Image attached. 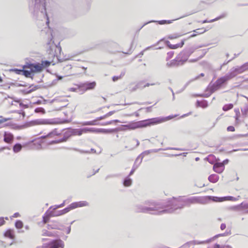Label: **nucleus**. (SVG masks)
I'll return each mask as SVG.
<instances>
[{
  "label": "nucleus",
  "instance_id": "nucleus-1",
  "mask_svg": "<svg viewBox=\"0 0 248 248\" xmlns=\"http://www.w3.org/2000/svg\"><path fill=\"white\" fill-rule=\"evenodd\" d=\"M204 203V199L202 197H192L186 199L173 197L167 202L146 201L144 204L137 205L135 211L137 212L149 213L153 214L172 213L178 209H182L185 206H189L191 204Z\"/></svg>",
  "mask_w": 248,
  "mask_h": 248
},
{
  "label": "nucleus",
  "instance_id": "nucleus-2",
  "mask_svg": "<svg viewBox=\"0 0 248 248\" xmlns=\"http://www.w3.org/2000/svg\"><path fill=\"white\" fill-rule=\"evenodd\" d=\"M172 118V116H169L167 118L157 117L136 122H130L127 124L122 125V128L121 129V130H125L127 129H135L139 128L145 127L151 125L156 124L162 123L167 120Z\"/></svg>",
  "mask_w": 248,
  "mask_h": 248
},
{
  "label": "nucleus",
  "instance_id": "nucleus-3",
  "mask_svg": "<svg viewBox=\"0 0 248 248\" xmlns=\"http://www.w3.org/2000/svg\"><path fill=\"white\" fill-rule=\"evenodd\" d=\"M31 13L36 17L46 19L48 24V18L46 12L45 3L43 0H31L29 4Z\"/></svg>",
  "mask_w": 248,
  "mask_h": 248
},
{
  "label": "nucleus",
  "instance_id": "nucleus-4",
  "mask_svg": "<svg viewBox=\"0 0 248 248\" xmlns=\"http://www.w3.org/2000/svg\"><path fill=\"white\" fill-rule=\"evenodd\" d=\"M82 134V129H73L71 132L67 131L65 132L62 138L58 140H54L50 142V144H56L60 142L66 141L68 138L72 135H78L80 136Z\"/></svg>",
  "mask_w": 248,
  "mask_h": 248
},
{
  "label": "nucleus",
  "instance_id": "nucleus-5",
  "mask_svg": "<svg viewBox=\"0 0 248 248\" xmlns=\"http://www.w3.org/2000/svg\"><path fill=\"white\" fill-rule=\"evenodd\" d=\"M231 78L228 73L224 76L218 78L211 86L212 92H215L219 89L224 84L226 83Z\"/></svg>",
  "mask_w": 248,
  "mask_h": 248
},
{
  "label": "nucleus",
  "instance_id": "nucleus-6",
  "mask_svg": "<svg viewBox=\"0 0 248 248\" xmlns=\"http://www.w3.org/2000/svg\"><path fill=\"white\" fill-rule=\"evenodd\" d=\"M226 235L225 233H221L216 235L214 237H213L212 238H210L209 239H208L205 241H198V240H194L192 241L186 243L185 244L184 246L189 245H200V244H204L205 243H208L210 242L212 240H213L214 238H218L219 236H223Z\"/></svg>",
  "mask_w": 248,
  "mask_h": 248
},
{
  "label": "nucleus",
  "instance_id": "nucleus-7",
  "mask_svg": "<svg viewBox=\"0 0 248 248\" xmlns=\"http://www.w3.org/2000/svg\"><path fill=\"white\" fill-rule=\"evenodd\" d=\"M23 68L31 69L32 74L34 72H41L43 70V66L39 63L27 64L25 65Z\"/></svg>",
  "mask_w": 248,
  "mask_h": 248
},
{
  "label": "nucleus",
  "instance_id": "nucleus-8",
  "mask_svg": "<svg viewBox=\"0 0 248 248\" xmlns=\"http://www.w3.org/2000/svg\"><path fill=\"white\" fill-rule=\"evenodd\" d=\"M189 56L185 50L180 52L177 56L178 61L183 65L188 60Z\"/></svg>",
  "mask_w": 248,
  "mask_h": 248
},
{
  "label": "nucleus",
  "instance_id": "nucleus-9",
  "mask_svg": "<svg viewBox=\"0 0 248 248\" xmlns=\"http://www.w3.org/2000/svg\"><path fill=\"white\" fill-rule=\"evenodd\" d=\"M59 247H64L63 242L61 240L52 241L50 243L48 244L46 248H59Z\"/></svg>",
  "mask_w": 248,
  "mask_h": 248
},
{
  "label": "nucleus",
  "instance_id": "nucleus-10",
  "mask_svg": "<svg viewBox=\"0 0 248 248\" xmlns=\"http://www.w3.org/2000/svg\"><path fill=\"white\" fill-rule=\"evenodd\" d=\"M96 85V82L95 81L93 82H86L82 83L80 85V87L82 88L85 91L88 90H92L94 88Z\"/></svg>",
  "mask_w": 248,
  "mask_h": 248
},
{
  "label": "nucleus",
  "instance_id": "nucleus-11",
  "mask_svg": "<svg viewBox=\"0 0 248 248\" xmlns=\"http://www.w3.org/2000/svg\"><path fill=\"white\" fill-rule=\"evenodd\" d=\"M3 140L5 142L11 144L14 140V135L8 132H5L3 135Z\"/></svg>",
  "mask_w": 248,
  "mask_h": 248
},
{
  "label": "nucleus",
  "instance_id": "nucleus-12",
  "mask_svg": "<svg viewBox=\"0 0 248 248\" xmlns=\"http://www.w3.org/2000/svg\"><path fill=\"white\" fill-rule=\"evenodd\" d=\"M224 168L225 167L224 166V164L221 162L215 163L213 166L214 170L218 173H221L224 170Z\"/></svg>",
  "mask_w": 248,
  "mask_h": 248
},
{
  "label": "nucleus",
  "instance_id": "nucleus-13",
  "mask_svg": "<svg viewBox=\"0 0 248 248\" xmlns=\"http://www.w3.org/2000/svg\"><path fill=\"white\" fill-rule=\"evenodd\" d=\"M87 206H89V203L86 201H80L78 202H75L70 204L71 208L74 209L78 207H81Z\"/></svg>",
  "mask_w": 248,
  "mask_h": 248
},
{
  "label": "nucleus",
  "instance_id": "nucleus-14",
  "mask_svg": "<svg viewBox=\"0 0 248 248\" xmlns=\"http://www.w3.org/2000/svg\"><path fill=\"white\" fill-rule=\"evenodd\" d=\"M241 73H242L240 72V69L239 66H237L236 67L232 68L230 70V72L229 73H228V74L230 76L231 79L235 77L238 74H240Z\"/></svg>",
  "mask_w": 248,
  "mask_h": 248
},
{
  "label": "nucleus",
  "instance_id": "nucleus-15",
  "mask_svg": "<svg viewBox=\"0 0 248 248\" xmlns=\"http://www.w3.org/2000/svg\"><path fill=\"white\" fill-rule=\"evenodd\" d=\"M213 201L216 202H220L223 201L224 200L235 201L237 200V198H234L232 196H227L224 197H213Z\"/></svg>",
  "mask_w": 248,
  "mask_h": 248
},
{
  "label": "nucleus",
  "instance_id": "nucleus-16",
  "mask_svg": "<svg viewBox=\"0 0 248 248\" xmlns=\"http://www.w3.org/2000/svg\"><path fill=\"white\" fill-rule=\"evenodd\" d=\"M166 65L168 67H177L180 65H182V64L181 63V62H180L177 57H176L175 59L172 60L170 61L169 62H168L166 63Z\"/></svg>",
  "mask_w": 248,
  "mask_h": 248
},
{
  "label": "nucleus",
  "instance_id": "nucleus-17",
  "mask_svg": "<svg viewBox=\"0 0 248 248\" xmlns=\"http://www.w3.org/2000/svg\"><path fill=\"white\" fill-rule=\"evenodd\" d=\"M31 123L33 124H51L52 123L50 122V120L48 119H40L34 121H32L31 122Z\"/></svg>",
  "mask_w": 248,
  "mask_h": 248
},
{
  "label": "nucleus",
  "instance_id": "nucleus-18",
  "mask_svg": "<svg viewBox=\"0 0 248 248\" xmlns=\"http://www.w3.org/2000/svg\"><path fill=\"white\" fill-rule=\"evenodd\" d=\"M172 20H159V21H155V20H151L149 22H147L146 23H145L142 27L140 28L141 29L143 26H145L146 25L148 24V23H151V22H158L160 25L165 24H170L172 23Z\"/></svg>",
  "mask_w": 248,
  "mask_h": 248
},
{
  "label": "nucleus",
  "instance_id": "nucleus-19",
  "mask_svg": "<svg viewBox=\"0 0 248 248\" xmlns=\"http://www.w3.org/2000/svg\"><path fill=\"white\" fill-rule=\"evenodd\" d=\"M165 150V149H154V150H147V151H145L143 152L140 155V156H141V158L140 159V163L141 162L142 158H143L144 155H149L150 153H151L152 152L156 153V152H157L158 151H159L160 150Z\"/></svg>",
  "mask_w": 248,
  "mask_h": 248
},
{
  "label": "nucleus",
  "instance_id": "nucleus-20",
  "mask_svg": "<svg viewBox=\"0 0 248 248\" xmlns=\"http://www.w3.org/2000/svg\"><path fill=\"white\" fill-rule=\"evenodd\" d=\"M167 44L169 48L171 49H176L178 47H181L184 45V40H182L181 42L179 44H177L175 45H171L169 41L167 42Z\"/></svg>",
  "mask_w": 248,
  "mask_h": 248
},
{
  "label": "nucleus",
  "instance_id": "nucleus-21",
  "mask_svg": "<svg viewBox=\"0 0 248 248\" xmlns=\"http://www.w3.org/2000/svg\"><path fill=\"white\" fill-rule=\"evenodd\" d=\"M42 34H43L44 33H46V34H47V38L48 40L50 41V42L52 39V32L49 28H45V30H42Z\"/></svg>",
  "mask_w": 248,
  "mask_h": 248
},
{
  "label": "nucleus",
  "instance_id": "nucleus-22",
  "mask_svg": "<svg viewBox=\"0 0 248 248\" xmlns=\"http://www.w3.org/2000/svg\"><path fill=\"white\" fill-rule=\"evenodd\" d=\"M4 235L5 237L10 239H14L15 238L14 231L13 230L8 229L5 232Z\"/></svg>",
  "mask_w": 248,
  "mask_h": 248
},
{
  "label": "nucleus",
  "instance_id": "nucleus-23",
  "mask_svg": "<svg viewBox=\"0 0 248 248\" xmlns=\"http://www.w3.org/2000/svg\"><path fill=\"white\" fill-rule=\"evenodd\" d=\"M26 68L23 69L22 70V75H24L27 78H32V76H33V74L32 73L31 69L28 70L25 69Z\"/></svg>",
  "mask_w": 248,
  "mask_h": 248
},
{
  "label": "nucleus",
  "instance_id": "nucleus-24",
  "mask_svg": "<svg viewBox=\"0 0 248 248\" xmlns=\"http://www.w3.org/2000/svg\"><path fill=\"white\" fill-rule=\"evenodd\" d=\"M60 132H58L57 130V129H54L52 131H51V132L49 133L47 135L45 136H43L42 138H46V137H50V138H53L55 136H58L59 135H60Z\"/></svg>",
  "mask_w": 248,
  "mask_h": 248
},
{
  "label": "nucleus",
  "instance_id": "nucleus-25",
  "mask_svg": "<svg viewBox=\"0 0 248 248\" xmlns=\"http://www.w3.org/2000/svg\"><path fill=\"white\" fill-rule=\"evenodd\" d=\"M219 179V176L215 174H211L208 177L209 181L211 183H216Z\"/></svg>",
  "mask_w": 248,
  "mask_h": 248
},
{
  "label": "nucleus",
  "instance_id": "nucleus-26",
  "mask_svg": "<svg viewBox=\"0 0 248 248\" xmlns=\"http://www.w3.org/2000/svg\"><path fill=\"white\" fill-rule=\"evenodd\" d=\"M22 148V146L20 143H17L13 146V150L14 153H17L20 152Z\"/></svg>",
  "mask_w": 248,
  "mask_h": 248
},
{
  "label": "nucleus",
  "instance_id": "nucleus-27",
  "mask_svg": "<svg viewBox=\"0 0 248 248\" xmlns=\"http://www.w3.org/2000/svg\"><path fill=\"white\" fill-rule=\"evenodd\" d=\"M226 16V14H223L220 15V16L217 17V18H216L215 19H212L211 20L208 21L207 20H204L202 21V23H205L213 22L216 21L217 20H219L220 19H221L222 18H224Z\"/></svg>",
  "mask_w": 248,
  "mask_h": 248
},
{
  "label": "nucleus",
  "instance_id": "nucleus-28",
  "mask_svg": "<svg viewBox=\"0 0 248 248\" xmlns=\"http://www.w3.org/2000/svg\"><path fill=\"white\" fill-rule=\"evenodd\" d=\"M132 179L129 178V176H127L123 181V185L125 186H129L132 184Z\"/></svg>",
  "mask_w": 248,
  "mask_h": 248
},
{
  "label": "nucleus",
  "instance_id": "nucleus-29",
  "mask_svg": "<svg viewBox=\"0 0 248 248\" xmlns=\"http://www.w3.org/2000/svg\"><path fill=\"white\" fill-rule=\"evenodd\" d=\"M196 104L198 107H202L203 108H206L208 106V103L206 100H203L201 102L197 100Z\"/></svg>",
  "mask_w": 248,
  "mask_h": 248
},
{
  "label": "nucleus",
  "instance_id": "nucleus-30",
  "mask_svg": "<svg viewBox=\"0 0 248 248\" xmlns=\"http://www.w3.org/2000/svg\"><path fill=\"white\" fill-rule=\"evenodd\" d=\"M201 47H202V46H199L197 47H189L188 48L186 49H185V50L187 52V53L188 54V55L190 56V55L191 54H192L196 49Z\"/></svg>",
  "mask_w": 248,
  "mask_h": 248
},
{
  "label": "nucleus",
  "instance_id": "nucleus-31",
  "mask_svg": "<svg viewBox=\"0 0 248 248\" xmlns=\"http://www.w3.org/2000/svg\"><path fill=\"white\" fill-rule=\"evenodd\" d=\"M97 121L96 119L92 121L85 122L82 123L81 124L82 125H94L96 124Z\"/></svg>",
  "mask_w": 248,
  "mask_h": 248
},
{
  "label": "nucleus",
  "instance_id": "nucleus-32",
  "mask_svg": "<svg viewBox=\"0 0 248 248\" xmlns=\"http://www.w3.org/2000/svg\"><path fill=\"white\" fill-rule=\"evenodd\" d=\"M214 92H212V87H211L210 89V92L206 93H203V94H197V96H200V97H208L210 96L212 93H213Z\"/></svg>",
  "mask_w": 248,
  "mask_h": 248
},
{
  "label": "nucleus",
  "instance_id": "nucleus-33",
  "mask_svg": "<svg viewBox=\"0 0 248 248\" xmlns=\"http://www.w3.org/2000/svg\"><path fill=\"white\" fill-rule=\"evenodd\" d=\"M233 106L232 104H226L223 106L222 109L224 111H226L232 109L233 108Z\"/></svg>",
  "mask_w": 248,
  "mask_h": 248
},
{
  "label": "nucleus",
  "instance_id": "nucleus-34",
  "mask_svg": "<svg viewBox=\"0 0 248 248\" xmlns=\"http://www.w3.org/2000/svg\"><path fill=\"white\" fill-rule=\"evenodd\" d=\"M23 226V223L21 220H17L15 223V227L17 229H21Z\"/></svg>",
  "mask_w": 248,
  "mask_h": 248
},
{
  "label": "nucleus",
  "instance_id": "nucleus-35",
  "mask_svg": "<svg viewBox=\"0 0 248 248\" xmlns=\"http://www.w3.org/2000/svg\"><path fill=\"white\" fill-rule=\"evenodd\" d=\"M124 75H125V72H122L119 76L113 77L112 80L113 81H116L118 80V79L121 78L122 77H123Z\"/></svg>",
  "mask_w": 248,
  "mask_h": 248
},
{
  "label": "nucleus",
  "instance_id": "nucleus-36",
  "mask_svg": "<svg viewBox=\"0 0 248 248\" xmlns=\"http://www.w3.org/2000/svg\"><path fill=\"white\" fill-rule=\"evenodd\" d=\"M74 208H71L70 207V205L69 206V207L65 208V209L60 210V214H64L67 212H68L71 209H73Z\"/></svg>",
  "mask_w": 248,
  "mask_h": 248
},
{
  "label": "nucleus",
  "instance_id": "nucleus-37",
  "mask_svg": "<svg viewBox=\"0 0 248 248\" xmlns=\"http://www.w3.org/2000/svg\"><path fill=\"white\" fill-rule=\"evenodd\" d=\"M40 64L43 66V68L49 66L50 64V62L48 61H42V63Z\"/></svg>",
  "mask_w": 248,
  "mask_h": 248
},
{
  "label": "nucleus",
  "instance_id": "nucleus-38",
  "mask_svg": "<svg viewBox=\"0 0 248 248\" xmlns=\"http://www.w3.org/2000/svg\"><path fill=\"white\" fill-rule=\"evenodd\" d=\"M182 35L181 34L175 33V34H173L170 35L168 36V38L170 39H175V38H177L178 37H179L181 36Z\"/></svg>",
  "mask_w": 248,
  "mask_h": 248
},
{
  "label": "nucleus",
  "instance_id": "nucleus-39",
  "mask_svg": "<svg viewBox=\"0 0 248 248\" xmlns=\"http://www.w3.org/2000/svg\"><path fill=\"white\" fill-rule=\"evenodd\" d=\"M22 70L23 69H18L17 68L12 69L10 70V71L14 72L16 74L18 75H22Z\"/></svg>",
  "mask_w": 248,
  "mask_h": 248
},
{
  "label": "nucleus",
  "instance_id": "nucleus-40",
  "mask_svg": "<svg viewBox=\"0 0 248 248\" xmlns=\"http://www.w3.org/2000/svg\"><path fill=\"white\" fill-rule=\"evenodd\" d=\"M214 158L215 156L213 155H210L207 157V159L210 163L215 164L214 161Z\"/></svg>",
  "mask_w": 248,
  "mask_h": 248
},
{
  "label": "nucleus",
  "instance_id": "nucleus-41",
  "mask_svg": "<svg viewBox=\"0 0 248 248\" xmlns=\"http://www.w3.org/2000/svg\"><path fill=\"white\" fill-rule=\"evenodd\" d=\"M50 216H51L52 217L59 216H61V215H62V214H60V211L55 212V211H54V210L50 211Z\"/></svg>",
  "mask_w": 248,
  "mask_h": 248
},
{
  "label": "nucleus",
  "instance_id": "nucleus-42",
  "mask_svg": "<svg viewBox=\"0 0 248 248\" xmlns=\"http://www.w3.org/2000/svg\"><path fill=\"white\" fill-rule=\"evenodd\" d=\"M34 111L36 113H45V109L43 108H41V107L36 108L35 109Z\"/></svg>",
  "mask_w": 248,
  "mask_h": 248
},
{
  "label": "nucleus",
  "instance_id": "nucleus-43",
  "mask_svg": "<svg viewBox=\"0 0 248 248\" xmlns=\"http://www.w3.org/2000/svg\"><path fill=\"white\" fill-rule=\"evenodd\" d=\"M98 133H108L112 131L111 129H100L98 128Z\"/></svg>",
  "mask_w": 248,
  "mask_h": 248
},
{
  "label": "nucleus",
  "instance_id": "nucleus-44",
  "mask_svg": "<svg viewBox=\"0 0 248 248\" xmlns=\"http://www.w3.org/2000/svg\"><path fill=\"white\" fill-rule=\"evenodd\" d=\"M194 32L198 34H202L206 31V30L204 29H198L193 31Z\"/></svg>",
  "mask_w": 248,
  "mask_h": 248
},
{
  "label": "nucleus",
  "instance_id": "nucleus-45",
  "mask_svg": "<svg viewBox=\"0 0 248 248\" xmlns=\"http://www.w3.org/2000/svg\"><path fill=\"white\" fill-rule=\"evenodd\" d=\"M42 232H43V234H42L43 235H46V236H52V233L51 232L47 231L46 230H43L42 231Z\"/></svg>",
  "mask_w": 248,
  "mask_h": 248
},
{
  "label": "nucleus",
  "instance_id": "nucleus-46",
  "mask_svg": "<svg viewBox=\"0 0 248 248\" xmlns=\"http://www.w3.org/2000/svg\"><path fill=\"white\" fill-rule=\"evenodd\" d=\"M37 89V88L36 87V86H35L33 88H32L31 89L29 90H24L23 92L25 93L26 94H29L33 91H34L35 90H36V89Z\"/></svg>",
  "mask_w": 248,
  "mask_h": 248
},
{
  "label": "nucleus",
  "instance_id": "nucleus-47",
  "mask_svg": "<svg viewBox=\"0 0 248 248\" xmlns=\"http://www.w3.org/2000/svg\"><path fill=\"white\" fill-rule=\"evenodd\" d=\"M50 217H52V216H50V213H49V215H46V216L43 217V222L44 223L47 222L48 221Z\"/></svg>",
  "mask_w": 248,
  "mask_h": 248
},
{
  "label": "nucleus",
  "instance_id": "nucleus-48",
  "mask_svg": "<svg viewBox=\"0 0 248 248\" xmlns=\"http://www.w3.org/2000/svg\"><path fill=\"white\" fill-rule=\"evenodd\" d=\"M98 128H96L94 127H90L89 128V132L92 133H98Z\"/></svg>",
  "mask_w": 248,
  "mask_h": 248
},
{
  "label": "nucleus",
  "instance_id": "nucleus-49",
  "mask_svg": "<svg viewBox=\"0 0 248 248\" xmlns=\"http://www.w3.org/2000/svg\"><path fill=\"white\" fill-rule=\"evenodd\" d=\"M174 54V52L172 51H170L167 53V60L171 59Z\"/></svg>",
  "mask_w": 248,
  "mask_h": 248
},
{
  "label": "nucleus",
  "instance_id": "nucleus-50",
  "mask_svg": "<svg viewBox=\"0 0 248 248\" xmlns=\"http://www.w3.org/2000/svg\"><path fill=\"white\" fill-rule=\"evenodd\" d=\"M138 167V166H135V165L133 166L132 169L131 170V171L130 172L129 174V176L132 175L134 171H135V170L137 169V168Z\"/></svg>",
  "mask_w": 248,
  "mask_h": 248
},
{
  "label": "nucleus",
  "instance_id": "nucleus-51",
  "mask_svg": "<svg viewBox=\"0 0 248 248\" xmlns=\"http://www.w3.org/2000/svg\"><path fill=\"white\" fill-rule=\"evenodd\" d=\"M64 203H65V202L64 201L63 202V203H62V204H61L60 205H55L54 206V207L53 208V210H55L56 209H57L59 208L63 207L64 205Z\"/></svg>",
  "mask_w": 248,
  "mask_h": 248
},
{
  "label": "nucleus",
  "instance_id": "nucleus-52",
  "mask_svg": "<svg viewBox=\"0 0 248 248\" xmlns=\"http://www.w3.org/2000/svg\"><path fill=\"white\" fill-rule=\"evenodd\" d=\"M81 129H82V134L90 132H89V127H85V128H83Z\"/></svg>",
  "mask_w": 248,
  "mask_h": 248
},
{
  "label": "nucleus",
  "instance_id": "nucleus-53",
  "mask_svg": "<svg viewBox=\"0 0 248 248\" xmlns=\"http://www.w3.org/2000/svg\"><path fill=\"white\" fill-rule=\"evenodd\" d=\"M227 130L228 131L233 132L235 131V128L233 126H229L227 127Z\"/></svg>",
  "mask_w": 248,
  "mask_h": 248
},
{
  "label": "nucleus",
  "instance_id": "nucleus-54",
  "mask_svg": "<svg viewBox=\"0 0 248 248\" xmlns=\"http://www.w3.org/2000/svg\"><path fill=\"white\" fill-rule=\"evenodd\" d=\"M74 150L78 151V152H80V153H90V152H89V151H83V150H79V149H78L76 148H74Z\"/></svg>",
  "mask_w": 248,
  "mask_h": 248
},
{
  "label": "nucleus",
  "instance_id": "nucleus-55",
  "mask_svg": "<svg viewBox=\"0 0 248 248\" xmlns=\"http://www.w3.org/2000/svg\"><path fill=\"white\" fill-rule=\"evenodd\" d=\"M118 176V175L117 174H110V175H107L106 177V179H108L109 178H112V177H117Z\"/></svg>",
  "mask_w": 248,
  "mask_h": 248
},
{
  "label": "nucleus",
  "instance_id": "nucleus-56",
  "mask_svg": "<svg viewBox=\"0 0 248 248\" xmlns=\"http://www.w3.org/2000/svg\"><path fill=\"white\" fill-rule=\"evenodd\" d=\"M160 83L159 82H156V83H151V84H150V83H147L144 86V88H145L146 87H148L150 85H159Z\"/></svg>",
  "mask_w": 248,
  "mask_h": 248
},
{
  "label": "nucleus",
  "instance_id": "nucleus-57",
  "mask_svg": "<svg viewBox=\"0 0 248 248\" xmlns=\"http://www.w3.org/2000/svg\"><path fill=\"white\" fill-rule=\"evenodd\" d=\"M58 60L59 62H63V61H66V60H70V58L69 57H65V58H62V59H61V58H58Z\"/></svg>",
  "mask_w": 248,
  "mask_h": 248
},
{
  "label": "nucleus",
  "instance_id": "nucleus-58",
  "mask_svg": "<svg viewBox=\"0 0 248 248\" xmlns=\"http://www.w3.org/2000/svg\"><path fill=\"white\" fill-rule=\"evenodd\" d=\"M242 65H243L245 71L248 70V62L244 63Z\"/></svg>",
  "mask_w": 248,
  "mask_h": 248
},
{
  "label": "nucleus",
  "instance_id": "nucleus-59",
  "mask_svg": "<svg viewBox=\"0 0 248 248\" xmlns=\"http://www.w3.org/2000/svg\"><path fill=\"white\" fill-rule=\"evenodd\" d=\"M5 223V221L4 220V218L3 217H0V226H1L3 224H4Z\"/></svg>",
  "mask_w": 248,
  "mask_h": 248
},
{
  "label": "nucleus",
  "instance_id": "nucleus-60",
  "mask_svg": "<svg viewBox=\"0 0 248 248\" xmlns=\"http://www.w3.org/2000/svg\"><path fill=\"white\" fill-rule=\"evenodd\" d=\"M9 120H10V118H3L2 119H1L0 120V124L6 122Z\"/></svg>",
  "mask_w": 248,
  "mask_h": 248
},
{
  "label": "nucleus",
  "instance_id": "nucleus-61",
  "mask_svg": "<svg viewBox=\"0 0 248 248\" xmlns=\"http://www.w3.org/2000/svg\"><path fill=\"white\" fill-rule=\"evenodd\" d=\"M204 76V74L203 73H201L199 76L195 77L192 80H197L198 78H199L200 77H203Z\"/></svg>",
  "mask_w": 248,
  "mask_h": 248
},
{
  "label": "nucleus",
  "instance_id": "nucleus-62",
  "mask_svg": "<svg viewBox=\"0 0 248 248\" xmlns=\"http://www.w3.org/2000/svg\"><path fill=\"white\" fill-rule=\"evenodd\" d=\"M226 227V224L225 223H222L220 225V229L221 230H224Z\"/></svg>",
  "mask_w": 248,
  "mask_h": 248
},
{
  "label": "nucleus",
  "instance_id": "nucleus-63",
  "mask_svg": "<svg viewBox=\"0 0 248 248\" xmlns=\"http://www.w3.org/2000/svg\"><path fill=\"white\" fill-rule=\"evenodd\" d=\"M106 115L103 116H101V117H98L97 119H96V120L97 121H99V120H103L104 119H105V118H106Z\"/></svg>",
  "mask_w": 248,
  "mask_h": 248
},
{
  "label": "nucleus",
  "instance_id": "nucleus-64",
  "mask_svg": "<svg viewBox=\"0 0 248 248\" xmlns=\"http://www.w3.org/2000/svg\"><path fill=\"white\" fill-rule=\"evenodd\" d=\"M213 248H222V246H220L218 244H216L214 245Z\"/></svg>",
  "mask_w": 248,
  "mask_h": 248
}]
</instances>
